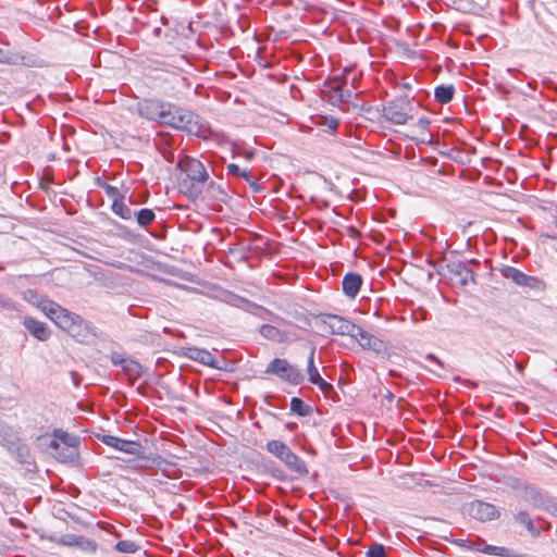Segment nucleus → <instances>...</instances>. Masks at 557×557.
I'll list each match as a JSON object with an SVG mask.
<instances>
[{"instance_id": "1", "label": "nucleus", "mask_w": 557, "mask_h": 557, "mask_svg": "<svg viewBox=\"0 0 557 557\" xmlns=\"http://www.w3.org/2000/svg\"><path fill=\"white\" fill-rule=\"evenodd\" d=\"M182 175L178 178V190L189 199H196L202 193L209 174L199 160L185 156L178 161Z\"/></svg>"}, {"instance_id": "2", "label": "nucleus", "mask_w": 557, "mask_h": 557, "mask_svg": "<svg viewBox=\"0 0 557 557\" xmlns=\"http://www.w3.org/2000/svg\"><path fill=\"white\" fill-rule=\"evenodd\" d=\"M42 312L60 329L72 332L76 326H79L82 319L79 315L70 312L67 309L61 307L59 304L44 302Z\"/></svg>"}, {"instance_id": "3", "label": "nucleus", "mask_w": 557, "mask_h": 557, "mask_svg": "<svg viewBox=\"0 0 557 557\" xmlns=\"http://www.w3.org/2000/svg\"><path fill=\"white\" fill-rule=\"evenodd\" d=\"M269 374H275L283 381L294 385H299L304 381L302 373L286 359L275 358L267 367Z\"/></svg>"}, {"instance_id": "4", "label": "nucleus", "mask_w": 557, "mask_h": 557, "mask_svg": "<svg viewBox=\"0 0 557 557\" xmlns=\"http://www.w3.org/2000/svg\"><path fill=\"white\" fill-rule=\"evenodd\" d=\"M180 129L187 132L190 135L207 139L211 135V126L201 116L186 109Z\"/></svg>"}, {"instance_id": "5", "label": "nucleus", "mask_w": 557, "mask_h": 557, "mask_svg": "<svg viewBox=\"0 0 557 557\" xmlns=\"http://www.w3.org/2000/svg\"><path fill=\"white\" fill-rule=\"evenodd\" d=\"M50 446L57 450V458L62 461L73 459L76 455V438L65 432L55 431Z\"/></svg>"}, {"instance_id": "6", "label": "nucleus", "mask_w": 557, "mask_h": 557, "mask_svg": "<svg viewBox=\"0 0 557 557\" xmlns=\"http://www.w3.org/2000/svg\"><path fill=\"white\" fill-rule=\"evenodd\" d=\"M260 334L264 338L277 343L297 341L299 338L297 334V327L292 323H286L283 329L270 324H264L260 327Z\"/></svg>"}, {"instance_id": "7", "label": "nucleus", "mask_w": 557, "mask_h": 557, "mask_svg": "<svg viewBox=\"0 0 557 557\" xmlns=\"http://www.w3.org/2000/svg\"><path fill=\"white\" fill-rule=\"evenodd\" d=\"M502 274L506 277L515 282L517 285L525 286L532 289H544L545 284L539 278L527 275L520 270L512 267H505L502 269Z\"/></svg>"}, {"instance_id": "8", "label": "nucleus", "mask_w": 557, "mask_h": 557, "mask_svg": "<svg viewBox=\"0 0 557 557\" xmlns=\"http://www.w3.org/2000/svg\"><path fill=\"white\" fill-rule=\"evenodd\" d=\"M99 440L107 446L128 455L139 456L143 453V446L139 442L123 440L107 434L100 436Z\"/></svg>"}, {"instance_id": "9", "label": "nucleus", "mask_w": 557, "mask_h": 557, "mask_svg": "<svg viewBox=\"0 0 557 557\" xmlns=\"http://www.w3.org/2000/svg\"><path fill=\"white\" fill-rule=\"evenodd\" d=\"M467 510L472 518L479 521L494 520L499 516V512L494 505L482 500H474L470 503Z\"/></svg>"}, {"instance_id": "10", "label": "nucleus", "mask_w": 557, "mask_h": 557, "mask_svg": "<svg viewBox=\"0 0 557 557\" xmlns=\"http://www.w3.org/2000/svg\"><path fill=\"white\" fill-rule=\"evenodd\" d=\"M352 338H355L363 349H369L375 352H381L385 349V345L382 339L367 332L361 326L357 327Z\"/></svg>"}, {"instance_id": "11", "label": "nucleus", "mask_w": 557, "mask_h": 557, "mask_svg": "<svg viewBox=\"0 0 557 557\" xmlns=\"http://www.w3.org/2000/svg\"><path fill=\"white\" fill-rule=\"evenodd\" d=\"M267 449L288 466H293L298 461V457L282 441L273 440L268 442Z\"/></svg>"}, {"instance_id": "12", "label": "nucleus", "mask_w": 557, "mask_h": 557, "mask_svg": "<svg viewBox=\"0 0 557 557\" xmlns=\"http://www.w3.org/2000/svg\"><path fill=\"white\" fill-rule=\"evenodd\" d=\"M186 109L165 103L161 117V123L180 129L182 126L183 115Z\"/></svg>"}, {"instance_id": "13", "label": "nucleus", "mask_w": 557, "mask_h": 557, "mask_svg": "<svg viewBox=\"0 0 557 557\" xmlns=\"http://www.w3.org/2000/svg\"><path fill=\"white\" fill-rule=\"evenodd\" d=\"M327 325L333 334L349 335L350 337H354L358 327V325L337 315L330 317Z\"/></svg>"}, {"instance_id": "14", "label": "nucleus", "mask_w": 557, "mask_h": 557, "mask_svg": "<svg viewBox=\"0 0 557 557\" xmlns=\"http://www.w3.org/2000/svg\"><path fill=\"white\" fill-rule=\"evenodd\" d=\"M23 325L38 341H47L50 337V331L47 325L32 317H25Z\"/></svg>"}, {"instance_id": "15", "label": "nucleus", "mask_w": 557, "mask_h": 557, "mask_svg": "<svg viewBox=\"0 0 557 557\" xmlns=\"http://www.w3.org/2000/svg\"><path fill=\"white\" fill-rule=\"evenodd\" d=\"M314 354L315 347H312L307 366L308 380L310 383L319 386L320 389L325 391L326 388L331 387V385L320 375L318 368L314 366Z\"/></svg>"}, {"instance_id": "16", "label": "nucleus", "mask_w": 557, "mask_h": 557, "mask_svg": "<svg viewBox=\"0 0 557 557\" xmlns=\"http://www.w3.org/2000/svg\"><path fill=\"white\" fill-rule=\"evenodd\" d=\"M164 104L165 103L157 100L145 101L140 104V113L149 120L159 121L161 123Z\"/></svg>"}, {"instance_id": "17", "label": "nucleus", "mask_w": 557, "mask_h": 557, "mask_svg": "<svg viewBox=\"0 0 557 557\" xmlns=\"http://www.w3.org/2000/svg\"><path fill=\"white\" fill-rule=\"evenodd\" d=\"M343 292L349 298H355L362 285V277L358 273H347L343 278Z\"/></svg>"}, {"instance_id": "18", "label": "nucleus", "mask_w": 557, "mask_h": 557, "mask_svg": "<svg viewBox=\"0 0 557 557\" xmlns=\"http://www.w3.org/2000/svg\"><path fill=\"white\" fill-rule=\"evenodd\" d=\"M384 116L394 124H405L408 120V114L404 111L403 107L395 102H389L384 107Z\"/></svg>"}, {"instance_id": "19", "label": "nucleus", "mask_w": 557, "mask_h": 557, "mask_svg": "<svg viewBox=\"0 0 557 557\" xmlns=\"http://www.w3.org/2000/svg\"><path fill=\"white\" fill-rule=\"evenodd\" d=\"M187 357L190 358L191 360H195V361H198L205 366H209V367H215V357L212 352L206 350V349H201V348H197V347H191V348H188L187 349Z\"/></svg>"}, {"instance_id": "20", "label": "nucleus", "mask_w": 557, "mask_h": 557, "mask_svg": "<svg viewBox=\"0 0 557 557\" xmlns=\"http://www.w3.org/2000/svg\"><path fill=\"white\" fill-rule=\"evenodd\" d=\"M111 209L116 215H119L123 220H131L133 218V211L124 202V199L113 201Z\"/></svg>"}, {"instance_id": "21", "label": "nucleus", "mask_w": 557, "mask_h": 557, "mask_svg": "<svg viewBox=\"0 0 557 557\" xmlns=\"http://www.w3.org/2000/svg\"><path fill=\"white\" fill-rule=\"evenodd\" d=\"M455 89L453 86H438L435 88V99L440 103H448L454 97Z\"/></svg>"}, {"instance_id": "22", "label": "nucleus", "mask_w": 557, "mask_h": 557, "mask_svg": "<svg viewBox=\"0 0 557 557\" xmlns=\"http://www.w3.org/2000/svg\"><path fill=\"white\" fill-rule=\"evenodd\" d=\"M24 299L37 307L42 311L44 302H52V300L47 299L40 295H38L35 290L28 289L24 293Z\"/></svg>"}, {"instance_id": "23", "label": "nucleus", "mask_w": 557, "mask_h": 557, "mask_svg": "<svg viewBox=\"0 0 557 557\" xmlns=\"http://www.w3.org/2000/svg\"><path fill=\"white\" fill-rule=\"evenodd\" d=\"M136 219L140 226H148L154 221L156 214L151 209L145 208L136 213Z\"/></svg>"}, {"instance_id": "24", "label": "nucleus", "mask_w": 557, "mask_h": 557, "mask_svg": "<svg viewBox=\"0 0 557 557\" xmlns=\"http://www.w3.org/2000/svg\"><path fill=\"white\" fill-rule=\"evenodd\" d=\"M478 552L493 555V556H502L507 557L508 556V549L500 546H494V545H484L483 548H476Z\"/></svg>"}, {"instance_id": "25", "label": "nucleus", "mask_w": 557, "mask_h": 557, "mask_svg": "<svg viewBox=\"0 0 557 557\" xmlns=\"http://www.w3.org/2000/svg\"><path fill=\"white\" fill-rule=\"evenodd\" d=\"M100 187L104 190L106 195L113 201L124 199L120 189L107 183H101Z\"/></svg>"}, {"instance_id": "26", "label": "nucleus", "mask_w": 557, "mask_h": 557, "mask_svg": "<svg viewBox=\"0 0 557 557\" xmlns=\"http://www.w3.org/2000/svg\"><path fill=\"white\" fill-rule=\"evenodd\" d=\"M290 410L295 413H298L299 416H307L308 414V408L305 405V403L297 397L292 398L290 400Z\"/></svg>"}, {"instance_id": "27", "label": "nucleus", "mask_w": 557, "mask_h": 557, "mask_svg": "<svg viewBox=\"0 0 557 557\" xmlns=\"http://www.w3.org/2000/svg\"><path fill=\"white\" fill-rule=\"evenodd\" d=\"M227 304H230L231 306H234V307H237V308H246L249 306V301L237 296V295H234V294H227L225 295V299H224Z\"/></svg>"}, {"instance_id": "28", "label": "nucleus", "mask_w": 557, "mask_h": 557, "mask_svg": "<svg viewBox=\"0 0 557 557\" xmlns=\"http://www.w3.org/2000/svg\"><path fill=\"white\" fill-rule=\"evenodd\" d=\"M115 548L121 553H135L137 545L132 541H120L116 543Z\"/></svg>"}, {"instance_id": "29", "label": "nucleus", "mask_w": 557, "mask_h": 557, "mask_svg": "<svg viewBox=\"0 0 557 557\" xmlns=\"http://www.w3.org/2000/svg\"><path fill=\"white\" fill-rule=\"evenodd\" d=\"M367 557H385V550L383 545L375 544L371 546L367 552Z\"/></svg>"}, {"instance_id": "30", "label": "nucleus", "mask_w": 557, "mask_h": 557, "mask_svg": "<svg viewBox=\"0 0 557 557\" xmlns=\"http://www.w3.org/2000/svg\"><path fill=\"white\" fill-rule=\"evenodd\" d=\"M228 173L235 174L237 176L249 178V172L246 170H242L237 164L231 163L227 165Z\"/></svg>"}, {"instance_id": "31", "label": "nucleus", "mask_w": 557, "mask_h": 557, "mask_svg": "<svg viewBox=\"0 0 557 557\" xmlns=\"http://www.w3.org/2000/svg\"><path fill=\"white\" fill-rule=\"evenodd\" d=\"M322 119H323V123H321V124L325 125L329 131L335 132L337 129V127H338L337 119H335V117H322Z\"/></svg>"}, {"instance_id": "32", "label": "nucleus", "mask_w": 557, "mask_h": 557, "mask_svg": "<svg viewBox=\"0 0 557 557\" xmlns=\"http://www.w3.org/2000/svg\"><path fill=\"white\" fill-rule=\"evenodd\" d=\"M517 520L523 524L527 525V528L532 531L534 529L533 527V522L532 520L530 519L529 515L525 513V512H519L518 516H517Z\"/></svg>"}, {"instance_id": "33", "label": "nucleus", "mask_w": 557, "mask_h": 557, "mask_svg": "<svg viewBox=\"0 0 557 557\" xmlns=\"http://www.w3.org/2000/svg\"><path fill=\"white\" fill-rule=\"evenodd\" d=\"M153 463L159 467V468H162V466L164 463H168V461L165 459H163L162 457L158 456L157 458H153Z\"/></svg>"}, {"instance_id": "34", "label": "nucleus", "mask_w": 557, "mask_h": 557, "mask_svg": "<svg viewBox=\"0 0 557 557\" xmlns=\"http://www.w3.org/2000/svg\"><path fill=\"white\" fill-rule=\"evenodd\" d=\"M483 546H484L483 544H479V543L473 542L470 547L472 549L476 550V548H483Z\"/></svg>"}, {"instance_id": "35", "label": "nucleus", "mask_w": 557, "mask_h": 557, "mask_svg": "<svg viewBox=\"0 0 557 557\" xmlns=\"http://www.w3.org/2000/svg\"><path fill=\"white\" fill-rule=\"evenodd\" d=\"M0 306L9 308L10 304L8 301H0Z\"/></svg>"}, {"instance_id": "36", "label": "nucleus", "mask_w": 557, "mask_h": 557, "mask_svg": "<svg viewBox=\"0 0 557 557\" xmlns=\"http://www.w3.org/2000/svg\"><path fill=\"white\" fill-rule=\"evenodd\" d=\"M0 61L1 62L4 61V53L1 49H0Z\"/></svg>"}, {"instance_id": "37", "label": "nucleus", "mask_w": 557, "mask_h": 557, "mask_svg": "<svg viewBox=\"0 0 557 557\" xmlns=\"http://www.w3.org/2000/svg\"><path fill=\"white\" fill-rule=\"evenodd\" d=\"M428 358H429L430 360H433V361H436V362H437L436 358H435V357H433V356H429Z\"/></svg>"}, {"instance_id": "38", "label": "nucleus", "mask_w": 557, "mask_h": 557, "mask_svg": "<svg viewBox=\"0 0 557 557\" xmlns=\"http://www.w3.org/2000/svg\"><path fill=\"white\" fill-rule=\"evenodd\" d=\"M89 545H91V546H92V549H94V550L96 549V545H95L94 543L89 542Z\"/></svg>"}]
</instances>
